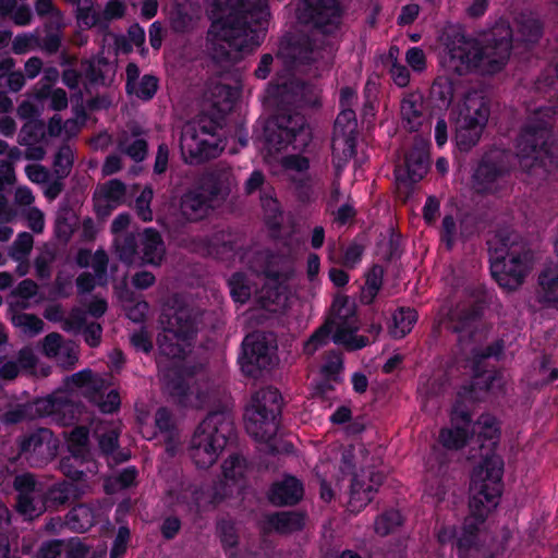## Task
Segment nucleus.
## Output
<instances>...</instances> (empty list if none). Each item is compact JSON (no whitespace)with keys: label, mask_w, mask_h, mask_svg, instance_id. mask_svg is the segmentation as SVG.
<instances>
[{"label":"nucleus","mask_w":558,"mask_h":558,"mask_svg":"<svg viewBox=\"0 0 558 558\" xmlns=\"http://www.w3.org/2000/svg\"><path fill=\"white\" fill-rule=\"evenodd\" d=\"M472 432L478 440L488 441L485 459L472 476L470 514L465 519L457 539L460 558H486L489 556L487 543L490 534L486 530L485 519L496 508L500 497L502 460L493 452L499 436V427L492 415H482L473 425Z\"/></svg>","instance_id":"f257e3e1"},{"label":"nucleus","mask_w":558,"mask_h":558,"mask_svg":"<svg viewBox=\"0 0 558 558\" xmlns=\"http://www.w3.org/2000/svg\"><path fill=\"white\" fill-rule=\"evenodd\" d=\"M160 325L162 332L158 337L159 352L161 356L171 360L170 365H166L161 357L158 361L163 388L178 403L202 408L207 401V393L193 379L196 367L181 362L191 352L197 330V316L189 306L173 299L163 307Z\"/></svg>","instance_id":"f03ea898"},{"label":"nucleus","mask_w":558,"mask_h":558,"mask_svg":"<svg viewBox=\"0 0 558 558\" xmlns=\"http://www.w3.org/2000/svg\"><path fill=\"white\" fill-rule=\"evenodd\" d=\"M206 49L217 63L235 62L264 38L269 16L266 0H211Z\"/></svg>","instance_id":"7ed1b4c3"},{"label":"nucleus","mask_w":558,"mask_h":558,"mask_svg":"<svg viewBox=\"0 0 558 558\" xmlns=\"http://www.w3.org/2000/svg\"><path fill=\"white\" fill-rule=\"evenodd\" d=\"M533 92L544 102L527 107L530 114L517 142V158L524 172L545 178L553 163L550 121L558 116V61L539 75Z\"/></svg>","instance_id":"20e7f679"},{"label":"nucleus","mask_w":558,"mask_h":558,"mask_svg":"<svg viewBox=\"0 0 558 558\" xmlns=\"http://www.w3.org/2000/svg\"><path fill=\"white\" fill-rule=\"evenodd\" d=\"M512 31L506 22L497 23L480 45L463 34H456L447 44L442 63L449 72L459 75L480 69L493 74L507 63L511 51Z\"/></svg>","instance_id":"39448f33"},{"label":"nucleus","mask_w":558,"mask_h":558,"mask_svg":"<svg viewBox=\"0 0 558 558\" xmlns=\"http://www.w3.org/2000/svg\"><path fill=\"white\" fill-rule=\"evenodd\" d=\"M312 140L305 118L300 113H279L265 130L263 157L265 162L279 160L283 171L291 178L303 177L310 169V160L300 154H290L279 158L288 149L303 150Z\"/></svg>","instance_id":"423d86ee"},{"label":"nucleus","mask_w":558,"mask_h":558,"mask_svg":"<svg viewBox=\"0 0 558 558\" xmlns=\"http://www.w3.org/2000/svg\"><path fill=\"white\" fill-rule=\"evenodd\" d=\"M355 302L348 296H337L332 303L331 315L305 342L304 352L314 354L319 348L329 342L330 333L335 343L348 349H361L367 344L364 337L355 336L359 330Z\"/></svg>","instance_id":"0eeeda50"},{"label":"nucleus","mask_w":558,"mask_h":558,"mask_svg":"<svg viewBox=\"0 0 558 558\" xmlns=\"http://www.w3.org/2000/svg\"><path fill=\"white\" fill-rule=\"evenodd\" d=\"M233 429L227 411L210 412L196 427L190 441V457L199 469H208L222 453Z\"/></svg>","instance_id":"6e6552de"},{"label":"nucleus","mask_w":558,"mask_h":558,"mask_svg":"<svg viewBox=\"0 0 558 558\" xmlns=\"http://www.w3.org/2000/svg\"><path fill=\"white\" fill-rule=\"evenodd\" d=\"M490 271L498 284L512 291L519 288L530 271L533 255L523 243L498 239L490 242Z\"/></svg>","instance_id":"1a4fd4ad"},{"label":"nucleus","mask_w":558,"mask_h":558,"mask_svg":"<svg viewBox=\"0 0 558 558\" xmlns=\"http://www.w3.org/2000/svg\"><path fill=\"white\" fill-rule=\"evenodd\" d=\"M489 118L487 99L478 92L464 96L454 110V140L460 150L475 146Z\"/></svg>","instance_id":"9d476101"},{"label":"nucleus","mask_w":558,"mask_h":558,"mask_svg":"<svg viewBox=\"0 0 558 558\" xmlns=\"http://www.w3.org/2000/svg\"><path fill=\"white\" fill-rule=\"evenodd\" d=\"M180 148L187 163H199L218 156L223 145L217 123L207 117L187 122L182 129Z\"/></svg>","instance_id":"9b49d317"},{"label":"nucleus","mask_w":558,"mask_h":558,"mask_svg":"<svg viewBox=\"0 0 558 558\" xmlns=\"http://www.w3.org/2000/svg\"><path fill=\"white\" fill-rule=\"evenodd\" d=\"M281 401L279 391L274 388L260 389L252 396L244 421L246 432L256 440L265 441L276 434Z\"/></svg>","instance_id":"f8f14e48"},{"label":"nucleus","mask_w":558,"mask_h":558,"mask_svg":"<svg viewBox=\"0 0 558 558\" xmlns=\"http://www.w3.org/2000/svg\"><path fill=\"white\" fill-rule=\"evenodd\" d=\"M331 56L332 47L323 44L316 34L312 36L301 34L283 37L277 52L278 59L282 60L286 65H291L295 62L329 61Z\"/></svg>","instance_id":"ddd939ff"},{"label":"nucleus","mask_w":558,"mask_h":558,"mask_svg":"<svg viewBox=\"0 0 558 558\" xmlns=\"http://www.w3.org/2000/svg\"><path fill=\"white\" fill-rule=\"evenodd\" d=\"M171 502L192 512H202L222 501L228 495L217 483L214 485L181 483L169 492Z\"/></svg>","instance_id":"4468645a"},{"label":"nucleus","mask_w":558,"mask_h":558,"mask_svg":"<svg viewBox=\"0 0 558 558\" xmlns=\"http://www.w3.org/2000/svg\"><path fill=\"white\" fill-rule=\"evenodd\" d=\"M240 364L243 373L250 376L271 366L276 359V343L271 335L254 332L245 337Z\"/></svg>","instance_id":"2eb2a0df"},{"label":"nucleus","mask_w":558,"mask_h":558,"mask_svg":"<svg viewBox=\"0 0 558 558\" xmlns=\"http://www.w3.org/2000/svg\"><path fill=\"white\" fill-rule=\"evenodd\" d=\"M341 13L337 0H300L296 5L298 21L323 33H330L338 27Z\"/></svg>","instance_id":"dca6fc26"},{"label":"nucleus","mask_w":558,"mask_h":558,"mask_svg":"<svg viewBox=\"0 0 558 558\" xmlns=\"http://www.w3.org/2000/svg\"><path fill=\"white\" fill-rule=\"evenodd\" d=\"M58 446V439L47 428H39L20 441L22 453L26 454L34 464H43L54 458Z\"/></svg>","instance_id":"f3484780"},{"label":"nucleus","mask_w":558,"mask_h":558,"mask_svg":"<svg viewBox=\"0 0 558 558\" xmlns=\"http://www.w3.org/2000/svg\"><path fill=\"white\" fill-rule=\"evenodd\" d=\"M14 486L19 492L16 507L23 515L33 519L45 511L44 493L32 474L16 476Z\"/></svg>","instance_id":"a211bd4d"},{"label":"nucleus","mask_w":558,"mask_h":558,"mask_svg":"<svg viewBox=\"0 0 558 558\" xmlns=\"http://www.w3.org/2000/svg\"><path fill=\"white\" fill-rule=\"evenodd\" d=\"M29 408L33 418L52 416L63 423L72 420L75 411V405L70 401L65 390H57L45 398L37 399L29 403Z\"/></svg>","instance_id":"6ab92c4d"},{"label":"nucleus","mask_w":558,"mask_h":558,"mask_svg":"<svg viewBox=\"0 0 558 558\" xmlns=\"http://www.w3.org/2000/svg\"><path fill=\"white\" fill-rule=\"evenodd\" d=\"M428 166L427 145L420 142L407 154L404 165L397 167L396 179L404 186L416 183L427 173Z\"/></svg>","instance_id":"aec40b11"},{"label":"nucleus","mask_w":558,"mask_h":558,"mask_svg":"<svg viewBox=\"0 0 558 558\" xmlns=\"http://www.w3.org/2000/svg\"><path fill=\"white\" fill-rule=\"evenodd\" d=\"M288 274L272 275L266 272L263 288L258 291L257 302L268 312L282 311L288 305V287L286 284Z\"/></svg>","instance_id":"412c9836"},{"label":"nucleus","mask_w":558,"mask_h":558,"mask_svg":"<svg viewBox=\"0 0 558 558\" xmlns=\"http://www.w3.org/2000/svg\"><path fill=\"white\" fill-rule=\"evenodd\" d=\"M383 483V475L374 470H362L354 474L350 490L349 508L359 512L371 502L374 492Z\"/></svg>","instance_id":"4be33fe9"},{"label":"nucleus","mask_w":558,"mask_h":558,"mask_svg":"<svg viewBox=\"0 0 558 558\" xmlns=\"http://www.w3.org/2000/svg\"><path fill=\"white\" fill-rule=\"evenodd\" d=\"M43 354L60 367L70 369L78 361L77 347L58 332L48 333L40 342Z\"/></svg>","instance_id":"5701e85b"},{"label":"nucleus","mask_w":558,"mask_h":558,"mask_svg":"<svg viewBox=\"0 0 558 558\" xmlns=\"http://www.w3.org/2000/svg\"><path fill=\"white\" fill-rule=\"evenodd\" d=\"M352 470L351 461L343 456L342 465L337 466L330 460H320L314 469V476L319 484L320 498L330 501L341 481V474Z\"/></svg>","instance_id":"b1692460"},{"label":"nucleus","mask_w":558,"mask_h":558,"mask_svg":"<svg viewBox=\"0 0 558 558\" xmlns=\"http://www.w3.org/2000/svg\"><path fill=\"white\" fill-rule=\"evenodd\" d=\"M214 208V201L201 186L186 190L180 197L179 211L185 221H199L206 218Z\"/></svg>","instance_id":"393cba45"},{"label":"nucleus","mask_w":558,"mask_h":558,"mask_svg":"<svg viewBox=\"0 0 558 558\" xmlns=\"http://www.w3.org/2000/svg\"><path fill=\"white\" fill-rule=\"evenodd\" d=\"M235 181L229 168H216L202 178L201 187L214 201H225Z\"/></svg>","instance_id":"a878e982"},{"label":"nucleus","mask_w":558,"mask_h":558,"mask_svg":"<svg viewBox=\"0 0 558 558\" xmlns=\"http://www.w3.org/2000/svg\"><path fill=\"white\" fill-rule=\"evenodd\" d=\"M140 264L160 266L166 246L158 231L148 228L138 235Z\"/></svg>","instance_id":"bb28decb"},{"label":"nucleus","mask_w":558,"mask_h":558,"mask_svg":"<svg viewBox=\"0 0 558 558\" xmlns=\"http://www.w3.org/2000/svg\"><path fill=\"white\" fill-rule=\"evenodd\" d=\"M125 196V185L119 180H110L95 191V208L100 215H108L119 206Z\"/></svg>","instance_id":"cd10ccee"},{"label":"nucleus","mask_w":558,"mask_h":558,"mask_svg":"<svg viewBox=\"0 0 558 558\" xmlns=\"http://www.w3.org/2000/svg\"><path fill=\"white\" fill-rule=\"evenodd\" d=\"M259 272L266 275L265 269L254 268V274L247 275L236 272L229 279L230 292L233 300L238 303H245L253 293L258 294L257 284L264 282L265 279L260 277Z\"/></svg>","instance_id":"c85d7f7f"},{"label":"nucleus","mask_w":558,"mask_h":558,"mask_svg":"<svg viewBox=\"0 0 558 558\" xmlns=\"http://www.w3.org/2000/svg\"><path fill=\"white\" fill-rule=\"evenodd\" d=\"M402 125L413 132L417 131L424 121V98L420 93L407 94L400 104Z\"/></svg>","instance_id":"c756f323"},{"label":"nucleus","mask_w":558,"mask_h":558,"mask_svg":"<svg viewBox=\"0 0 558 558\" xmlns=\"http://www.w3.org/2000/svg\"><path fill=\"white\" fill-rule=\"evenodd\" d=\"M303 496V485L293 477L287 476L275 483L270 492V500L276 505H293Z\"/></svg>","instance_id":"7c9ffc66"},{"label":"nucleus","mask_w":558,"mask_h":558,"mask_svg":"<svg viewBox=\"0 0 558 558\" xmlns=\"http://www.w3.org/2000/svg\"><path fill=\"white\" fill-rule=\"evenodd\" d=\"M107 264L108 258L105 252H96L93 260V269L95 275L84 272L76 279V286L80 293L90 292L96 284H105L107 282Z\"/></svg>","instance_id":"2f4dec72"},{"label":"nucleus","mask_w":558,"mask_h":558,"mask_svg":"<svg viewBox=\"0 0 558 558\" xmlns=\"http://www.w3.org/2000/svg\"><path fill=\"white\" fill-rule=\"evenodd\" d=\"M452 427L441 429L439 434L440 444L450 450L460 449L466 441L468 438V427L470 426L471 418L468 414H461L462 426L456 423L457 421V412L452 415Z\"/></svg>","instance_id":"473e14b6"},{"label":"nucleus","mask_w":558,"mask_h":558,"mask_svg":"<svg viewBox=\"0 0 558 558\" xmlns=\"http://www.w3.org/2000/svg\"><path fill=\"white\" fill-rule=\"evenodd\" d=\"M64 386L68 390L77 388L81 389L83 395L87 398L95 395L96 391L106 387V380L94 375L89 369H83L64 379Z\"/></svg>","instance_id":"72a5a7b5"},{"label":"nucleus","mask_w":558,"mask_h":558,"mask_svg":"<svg viewBox=\"0 0 558 558\" xmlns=\"http://www.w3.org/2000/svg\"><path fill=\"white\" fill-rule=\"evenodd\" d=\"M223 480L218 482L217 485L221 489H226L227 495L231 492L233 486H238L244 478L246 473V461L239 456H230L227 458L222 465Z\"/></svg>","instance_id":"f704fd0d"},{"label":"nucleus","mask_w":558,"mask_h":558,"mask_svg":"<svg viewBox=\"0 0 558 558\" xmlns=\"http://www.w3.org/2000/svg\"><path fill=\"white\" fill-rule=\"evenodd\" d=\"M304 515L292 511H282L267 517L268 530L280 534H289L301 530L304 526Z\"/></svg>","instance_id":"c9c22d12"},{"label":"nucleus","mask_w":558,"mask_h":558,"mask_svg":"<svg viewBox=\"0 0 558 558\" xmlns=\"http://www.w3.org/2000/svg\"><path fill=\"white\" fill-rule=\"evenodd\" d=\"M451 328L459 335V342L463 343L473 336L478 325V312L473 308L458 310L451 318Z\"/></svg>","instance_id":"e433bc0d"},{"label":"nucleus","mask_w":558,"mask_h":558,"mask_svg":"<svg viewBox=\"0 0 558 558\" xmlns=\"http://www.w3.org/2000/svg\"><path fill=\"white\" fill-rule=\"evenodd\" d=\"M225 238L226 234L223 232L215 233L210 240L206 238H195L191 240L187 247L203 255L220 257L225 252L231 250V246L227 244Z\"/></svg>","instance_id":"4c0bfd02"},{"label":"nucleus","mask_w":558,"mask_h":558,"mask_svg":"<svg viewBox=\"0 0 558 558\" xmlns=\"http://www.w3.org/2000/svg\"><path fill=\"white\" fill-rule=\"evenodd\" d=\"M97 510L88 505L74 507L66 515V523L77 532L89 530L96 522Z\"/></svg>","instance_id":"58836bf2"},{"label":"nucleus","mask_w":558,"mask_h":558,"mask_svg":"<svg viewBox=\"0 0 558 558\" xmlns=\"http://www.w3.org/2000/svg\"><path fill=\"white\" fill-rule=\"evenodd\" d=\"M539 300L547 304L558 303V268L549 267L545 269L538 278Z\"/></svg>","instance_id":"ea45409f"},{"label":"nucleus","mask_w":558,"mask_h":558,"mask_svg":"<svg viewBox=\"0 0 558 558\" xmlns=\"http://www.w3.org/2000/svg\"><path fill=\"white\" fill-rule=\"evenodd\" d=\"M515 24L518 33L520 34V39L523 41L534 43L542 36V23L533 13L520 14Z\"/></svg>","instance_id":"a19ab883"},{"label":"nucleus","mask_w":558,"mask_h":558,"mask_svg":"<svg viewBox=\"0 0 558 558\" xmlns=\"http://www.w3.org/2000/svg\"><path fill=\"white\" fill-rule=\"evenodd\" d=\"M417 320L416 312L413 308H399L392 316V325L389 327L390 335L400 339L411 331Z\"/></svg>","instance_id":"79ce46f5"},{"label":"nucleus","mask_w":558,"mask_h":558,"mask_svg":"<svg viewBox=\"0 0 558 558\" xmlns=\"http://www.w3.org/2000/svg\"><path fill=\"white\" fill-rule=\"evenodd\" d=\"M355 132L333 131L332 153L339 161H348L355 154Z\"/></svg>","instance_id":"37998d69"},{"label":"nucleus","mask_w":558,"mask_h":558,"mask_svg":"<svg viewBox=\"0 0 558 558\" xmlns=\"http://www.w3.org/2000/svg\"><path fill=\"white\" fill-rule=\"evenodd\" d=\"M119 150L135 161H142L147 154L146 140L138 134H123L119 140Z\"/></svg>","instance_id":"c03bdc74"},{"label":"nucleus","mask_w":558,"mask_h":558,"mask_svg":"<svg viewBox=\"0 0 558 558\" xmlns=\"http://www.w3.org/2000/svg\"><path fill=\"white\" fill-rule=\"evenodd\" d=\"M239 96L238 89L225 84H217L210 88V100L219 112L231 110Z\"/></svg>","instance_id":"a18cd8bd"},{"label":"nucleus","mask_w":558,"mask_h":558,"mask_svg":"<svg viewBox=\"0 0 558 558\" xmlns=\"http://www.w3.org/2000/svg\"><path fill=\"white\" fill-rule=\"evenodd\" d=\"M17 365L35 376L47 377L51 373V366L40 363L33 349L28 347L19 352Z\"/></svg>","instance_id":"49530a36"},{"label":"nucleus","mask_w":558,"mask_h":558,"mask_svg":"<svg viewBox=\"0 0 558 558\" xmlns=\"http://www.w3.org/2000/svg\"><path fill=\"white\" fill-rule=\"evenodd\" d=\"M114 243L121 260L129 265L140 264L138 240L136 241L133 235H119Z\"/></svg>","instance_id":"de8ad7c7"},{"label":"nucleus","mask_w":558,"mask_h":558,"mask_svg":"<svg viewBox=\"0 0 558 558\" xmlns=\"http://www.w3.org/2000/svg\"><path fill=\"white\" fill-rule=\"evenodd\" d=\"M12 324L23 335L35 337L44 330V322L38 316L28 313H17L12 316Z\"/></svg>","instance_id":"09e8293b"},{"label":"nucleus","mask_w":558,"mask_h":558,"mask_svg":"<svg viewBox=\"0 0 558 558\" xmlns=\"http://www.w3.org/2000/svg\"><path fill=\"white\" fill-rule=\"evenodd\" d=\"M95 434L99 438L101 451L107 456H114L118 449V428L116 426L100 425L95 428Z\"/></svg>","instance_id":"8fccbe9b"},{"label":"nucleus","mask_w":558,"mask_h":558,"mask_svg":"<svg viewBox=\"0 0 558 558\" xmlns=\"http://www.w3.org/2000/svg\"><path fill=\"white\" fill-rule=\"evenodd\" d=\"M158 88V81L153 75H144L136 83H132L126 92L140 99L149 100L154 97Z\"/></svg>","instance_id":"3c124183"},{"label":"nucleus","mask_w":558,"mask_h":558,"mask_svg":"<svg viewBox=\"0 0 558 558\" xmlns=\"http://www.w3.org/2000/svg\"><path fill=\"white\" fill-rule=\"evenodd\" d=\"M34 246V238L28 232H21L9 248V256L13 260L27 259Z\"/></svg>","instance_id":"603ef678"},{"label":"nucleus","mask_w":558,"mask_h":558,"mask_svg":"<svg viewBox=\"0 0 558 558\" xmlns=\"http://www.w3.org/2000/svg\"><path fill=\"white\" fill-rule=\"evenodd\" d=\"M107 386L90 396L89 399L95 403L102 413H112L120 407V397L117 391L110 390L105 395Z\"/></svg>","instance_id":"864d4df0"},{"label":"nucleus","mask_w":558,"mask_h":558,"mask_svg":"<svg viewBox=\"0 0 558 558\" xmlns=\"http://www.w3.org/2000/svg\"><path fill=\"white\" fill-rule=\"evenodd\" d=\"M384 270L380 266H374L367 274L366 282L362 291V300L366 303L373 301L383 283Z\"/></svg>","instance_id":"5fc2aeb1"},{"label":"nucleus","mask_w":558,"mask_h":558,"mask_svg":"<svg viewBox=\"0 0 558 558\" xmlns=\"http://www.w3.org/2000/svg\"><path fill=\"white\" fill-rule=\"evenodd\" d=\"M131 296L132 293L128 290L120 296L128 313V317L135 323L142 322L148 312V303L145 301H137L132 304L133 299Z\"/></svg>","instance_id":"6e6d98bb"},{"label":"nucleus","mask_w":558,"mask_h":558,"mask_svg":"<svg viewBox=\"0 0 558 558\" xmlns=\"http://www.w3.org/2000/svg\"><path fill=\"white\" fill-rule=\"evenodd\" d=\"M398 48L391 47L389 49V58L391 59L390 76L395 84L399 87H405L410 83V72L408 68L397 60Z\"/></svg>","instance_id":"4d7b16f0"},{"label":"nucleus","mask_w":558,"mask_h":558,"mask_svg":"<svg viewBox=\"0 0 558 558\" xmlns=\"http://www.w3.org/2000/svg\"><path fill=\"white\" fill-rule=\"evenodd\" d=\"M401 523V513L397 510H390L377 518L375 521V532L381 536H385L392 532Z\"/></svg>","instance_id":"13d9d810"},{"label":"nucleus","mask_w":558,"mask_h":558,"mask_svg":"<svg viewBox=\"0 0 558 558\" xmlns=\"http://www.w3.org/2000/svg\"><path fill=\"white\" fill-rule=\"evenodd\" d=\"M497 178V172L487 163L477 167L474 173V185L478 192H488L493 190V183Z\"/></svg>","instance_id":"bf43d9fd"},{"label":"nucleus","mask_w":558,"mask_h":558,"mask_svg":"<svg viewBox=\"0 0 558 558\" xmlns=\"http://www.w3.org/2000/svg\"><path fill=\"white\" fill-rule=\"evenodd\" d=\"M69 449L75 457H82L86 450L88 442V430L86 427L74 428L68 439Z\"/></svg>","instance_id":"052dcab7"},{"label":"nucleus","mask_w":558,"mask_h":558,"mask_svg":"<svg viewBox=\"0 0 558 558\" xmlns=\"http://www.w3.org/2000/svg\"><path fill=\"white\" fill-rule=\"evenodd\" d=\"M459 234L465 236L462 223L458 227L452 216H445L441 223V238L448 248L452 247Z\"/></svg>","instance_id":"680f3d73"},{"label":"nucleus","mask_w":558,"mask_h":558,"mask_svg":"<svg viewBox=\"0 0 558 558\" xmlns=\"http://www.w3.org/2000/svg\"><path fill=\"white\" fill-rule=\"evenodd\" d=\"M82 494L83 492H80L75 484L62 483L52 488L51 498L58 504H65L72 498H78Z\"/></svg>","instance_id":"e2e57ef3"},{"label":"nucleus","mask_w":558,"mask_h":558,"mask_svg":"<svg viewBox=\"0 0 558 558\" xmlns=\"http://www.w3.org/2000/svg\"><path fill=\"white\" fill-rule=\"evenodd\" d=\"M154 196L151 187H145L135 201V208L138 217L143 221H150L153 219V211L150 203Z\"/></svg>","instance_id":"0e129e2a"},{"label":"nucleus","mask_w":558,"mask_h":558,"mask_svg":"<svg viewBox=\"0 0 558 558\" xmlns=\"http://www.w3.org/2000/svg\"><path fill=\"white\" fill-rule=\"evenodd\" d=\"M38 45V37L35 34L23 33L17 35L12 43V50L16 54H24Z\"/></svg>","instance_id":"69168bd1"},{"label":"nucleus","mask_w":558,"mask_h":558,"mask_svg":"<svg viewBox=\"0 0 558 558\" xmlns=\"http://www.w3.org/2000/svg\"><path fill=\"white\" fill-rule=\"evenodd\" d=\"M356 120L355 112L352 108H341L335 121V130L337 132H355Z\"/></svg>","instance_id":"338daca9"},{"label":"nucleus","mask_w":558,"mask_h":558,"mask_svg":"<svg viewBox=\"0 0 558 558\" xmlns=\"http://www.w3.org/2000/svg\"><path fill=\"white\" fill-rule=\"evenodd\" d=\"M73 150L69 145L60 147L54 158L56 171L61 175L66 174L73 163Z\"/></svg>","instance_id":"774afa93"}]
</instances>
